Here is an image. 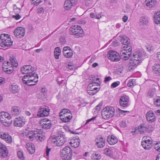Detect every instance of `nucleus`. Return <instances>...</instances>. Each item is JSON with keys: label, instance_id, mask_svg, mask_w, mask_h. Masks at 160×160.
<instances>
[{"label": "nucleus", "instance_id": "f257e3e1", "mask_svg": "<svg viewBox=\"0 0 160 160\" xmlns=\"http://www.w3.org/2000/svg\"><path fill=\"white\" fill-rule=\"evenodd\" d=\"M145 56V53L142 50L133 53V55L131 57L132 61L129 67L130 69H132L136 67L140 62Z\"/></svg>", "mask_w": 160, "mask_h": 160}, {"label": "nucleus", "instance_id": "f03ea898", "mask_svg": "<svg viewBox=\"0 0 160 160\" xmlns=\"http://www.w3.org/2000/svg\"><path fill=\"white\" fill-rule=\"evenodd\" d=\"M38 74L35 73L26 75L22 78L23 82L28 86H33L38 82Z\"/></svg>", "mask_w": 160, "mask_h": 160}, {"label": "nucleus", "instance_id": "7ed1b4c3", "mask_svg": "<svg viewBox=\"0 0 160 160\" xmlns=\"http://www.w3.org/2000/svg\"><path fill=\"white\" fill-rule=\"evenodd\" d=\"M72 151L69 146L65 147L61 152V157L62 160H70L72 159Z\"/></svg>", "mask_w": 160, "mask_h": 160}, {"label": "nucleus", "instance_id": "20e7f679", "mask_svg": "<svg viewBox=\"0 0 160 160\" xmlns=\"http://www.w3.org/2000/svg\"><path fill=\"white\" fill-rule=\"evenodd\" d=\"M83 33V30L79 26H74L69 28V34L74 35L77 38L82 37Z\"/></svg>", "mask_w": 160, "mask_h": 160}, {"label": "nucleus", "instance_id": "39448f33", "mask_svg": "<svg viewBox=\"0 0 160 160\" xmlns=\"http://www.w3.org/2000/svg\"><path fill=\"white\" fill-rule=\"evenodd\" d=\"M115 110L112 107L104 108L102 111L101 115L102 118L107 119L112 117L114 114Z\"/></svg>", "mask_w": 160, "mask_h": 160}, {"label": "nucleus", "instance_id": "423d86ee", "mask_svg": "<svg viewBox=\"0 0 160 160\" xmlns=\"http://www.w3.org/2000/svg\"><path fill=\"white\" fill-rule=\"evenodd\" d=\"M123 49L120 52V54L122 57V59L125 60H128L131 54L132 48L131 46L126 47L124 46Z\"/></svg>", "mask_w": 160, "mask_h": 160}, {"label": "nucleus", "instance_id": "0eeeda50", "mask_svg": "<svg viewBox=\"0 0 160 160\" xmlns=\"http://www.w3.org/2000/svg\"><path fill=\"white\" fill-rule=\"evenodd\" d=\"M65 138L64 135L58 136L56 138H53L51 139V142L55 144L56 146L59 147L62 146L65 142Z\"/></svg>", "mask_w": 160, "mask_h": 160}, {"label": "nucleus", "instance_id": "6e6552de", "mask_svg": "<svg viewBox=\"0 0 160 160\" xmlns=\"http://www.w3.org/2000/svg\"><path fill=\"white\" fill-rule=\"evenodd\" d=\"M108 59L113 62H118L121 59L119 53L114 51H110L108 52Z\"/></svg>", "mask_w": 160, "mask_h": 160}, {"label": "nucleus", "instance_id": "1a4fd4ad", "mask_svg": "<svg viewBox=\"0 0 160 160\" xmlns=\"http://www.w3.org/2000/svg\"><path fill=\"white\" fill-rule=\"evenodd\" d=\"M3 70L8 74H10L13 71V67L8 61H4L2 64Z\"/></svg>", "mask_w": 160, "mask_h": 160}, {"label": "nucleus", "instance_id": "9d476101", "mask_svg": "<svg viewBox=\"0 0 160 160\" xmlns=\"http://www.w3.org/2000/svg\"><path fill=\"white\" fill-rule=\"evenodd\" d=\"M49 111L48 107L46 106L41 107L38 110L37 116L39 117L47 116L49 114Z\"/></svg>", "mask_w": 160, "mask_h": 160}, {"label": "nucleus", "instance_id": "9b49d317", "mask_svg": "<svg viewBox=\"0 0 160 160\" xmlns=\"http://www.w3.org/2000/svg\"><path fill=\"white\" fill-rule=\"evenodd\" d=\"M34 68L30 65H26L23 66L21 68V70L23 74L26 75L32 74L34 71Z\"/></svg>", "mask_w": 160, "mask_h": 160}, {"label": "nucleus", "instance_id": "f8f14e48", "mask_svg": "<svg viewBox=\"0 0 160 160\" xmlns=\"http://www.w3.org/2000/svg\"><path fill=\"white\" fill-rule=\"evenodd\" d=\"M143 141L142 142V145L143 148L146 150H149L152 147V141L148 139L147 138H143Z\"/></svg>", "mask_w": 160, "mask_h": 160}, {"label": "nucleus", "instance_id": "ddd939ff", "mask_svg": "<svg viewBox=\"0 0 160 160\" xmlns=\"http://www.w3.org/2000/svg\"><path fill=\"white\" fill-rule=\"evenodd\" d=\"M25 33L24 28L21 27L17 28L14 32V34L15 36L18 38H20L23 37Z\"/></svg>", "mask_w": 160, "mask_h": 160}, {"label": "nucleus", "instance_id": "4468645a", "mask_svg": "<svg viewBox=\"0 0 160 160\" xmlns=\"http://www.w3.org/2000/svg\"><path fill=\"white\" fill-rule=\"evenodd\" d=\"M8 151L5 145L0 143V158H4L7 157Z\"/></svg>", "mask_w": 160, "mask_h": 160}, {"label": "nucleus", "instance_id": "2eb2a0df", "mask_svg": "<svg viewBox=\"0 0 160 160\" xmlns=\"http://www.w3.org/2000/svg\"><path fill=\"white\" fill-rule=\"evenodd\" d=\"M95 145L98 148H102L105 145V139L101 137H97L95 139Z\"/></svg>", "mask_w": 160, "mask_h": 160}, {"label": "nucleus", "instance_id": "dca6fc26", "mask_svg": "<svg viewBox=\"0 0 160 160\" xmlns=\"http://www.w3.org/2000/svg\"><path fill=\"white\" fill-rule=\"evenodd\" d=\"M129 101V97L128 96L126 95L122 96L120 99V104L122 107H126L128 105Z\"/></svg>", "mask_w": 160, "mask_h": 160}, {"label": "nucleus", "instance_id": "f3484780", "mask_svg": "<svg viewBox=\"0 0 160 160\" xmlns=\"http://www.w3.org/2000/svg\"><path fill=\"white\" fill-rule=\"evenodd\" d=\"M25 124V121L23 117H18L15 118L14 121V125L16 127H21Z\"/></svg>", "mask_w": 160, "mask_h": 160}, {"label": "nucleus", "instance_id": "a211bd4d", "mask_svg": "<svg viewBox=\"0 0 160 160\" xmlns=\"http://www.w3.org/2000/svg\"><path fill=\"white\" fill-rule=\"evenodd\" d=\"M146 116L147 121L153 122L155 120V116L152 111L150 110L146 113Z\"/></svg>", "mask_w": 160, "mask_h": 160}, {"label": "nucleus", "instance_id": "6ab92c4d", "mask_svg": "<svg viewBox=\"0 0 160 160\" xmlns=\"http://www.w3.org/2000/svg\"><path fill=\"white\" fill-rule=\"evenodd\" d=\"M76 2L75 0H67L64 3V7L66 10H69L72 6L75 5Z\"/></svg>", "mask_w": 160, "mask_h": 160}, {"label": "nucleus", "instance_id": "aec40b11", "mask_svg": "<svg viewBox=\"0 0 160 160\" xmlns=\"http://www.w3.org/2000/svg\"><path fill=\"white\" fill-rule=\"evenodd\" d=\"M0 137L4 139L7 142L9 143L12 142L11 137L8 133L3 132H0Z\"/></svg>", "mask_w": 160, "mask_h": 160}, {"label": "nucleus", "instance_id": "412c9836", "mask_svg": "<svg viewBox=\"0 0 160 160\" xmlns=\"http://www.w3.org/2000/svg\"><path fill=\"white\" fill-rule=\"evenodd\" d=\"M80 140L78 137H74L69 142L71 146L74 148H77L80 144Z\"/></svg>", "mask_w": 160, "mask_h": 160}, {"label": "nucleus", "instance_id": "4be33fe9", "mask_svg": "<svg viewBox=\"0 0 160 160\" xmlns=\"http://www.w3.org/2000/svg\"><path fill=\"white\" fill-rule=\"evenodd\" d=\"M107 141L111 145H113L118 142L117 138L115 136L112 135L109 136L107 138Z\"/></svg>", "mask_w": 160, "mask_h": 160}, {"label": "nucleus", "instance_id": "5701e85b", "mask_svg": "<svg viewBox=\"0 0 160 160\" xmlns=\"http://www.w3.org/2000/svg\"><path fill=\"white\" fill-rule=\"evenodd\" d=\"M11 119V117L8 112H0V121H3L5 119Z\"/></svg>", "mask_w": 160, "mask_h": 160}, {"label": "nucleus", "instance_id": "b1692460", "mask_svg": "<svg viewBox=\"0 0 160 160\" xmlns=\"http://www.w3.org/2000/svg\"><path fill=\"white\" fill-rule=\"evenodd\" d=\"M38 133V130L35 131H31L29 132L27 135V137L31 140H33L35 139H36Z\"/></svg>", "mask_w": 160, "mask_h": 160}, {"label": "nucleus", "instance_id": "393cba45", "mask_svg": "<svg viewBox=\"0 0 160 160\" xmlns=\"http://www.w3.org/2000/svg\"><path fill=\"white\" fill-rule=\"evenodd\" d=\"M121 42L122 44L124 45V46L126 47L130 46L128 45L130 41L129 39L125 36H120Z\"/></svg>", "mask_w": 160, "mask_h": 160}, {"label": "nucleus", "instance_id": "a878e982", "mask_svg": "<svg viewBox=\"0 0 160 160\" xmlns=\"http://www.w3.org/2000/svg\"><path fill=\"white\" fill-rule=\"evenodd\" d=\"M5 41H3L0 43V45L1 47H11L12 45L13 41L11 40V39L9 40H6Z\"/></svg>", "mask_w": 160, "mask_h": 160}, {"label": "nucleus", "instance_id": "bb28decb", "mask_svg": "<svg viewBox=\"0 0 160 160\" xmlns=\"http://www.w3.org/2000/svg\"><path fill=\"white\" fill-rule=\"evenodd\" d=\"M20 112V108L17 106H13L12 108L11 113V114L15 116L18 115Z\"/></svg>", "mask_w": 160, "mask_h": 160}, {"label": "nucleus", "instance_id": "cd10ccee", "mask_svg": "<svg viewBox=\"0 0 160 160\" xmlns=\"http://www.w3.org/2000/svg\"><path fill=\"white\" fill-rule=\"evenodd\" d=\"M149 127L148 125V126L145 123H143L141 124L139 126H138V128L139 132H140V133L143 132L144 131L146 130H151V129H149Z\"/></svg>", "mask_w": 160, "mask_h": 160}, {"label": "nucleus", "instance_id": "c85d7f7f", "mask_svg": "<svg viewBox=\"0 0 160 160\" xmlns=\"http://www.w3.org/2000/svg\"><path fill=\"white\" fill-rule=\"evenodd\" d=\"M26 147L28 152L31 154L33 153L35 151V147L34 145L28 143L26 145Z\"/></svg>", "mask_w": 160, "mask_h": 160}, {"label": "nucleus", "instance_id": "c756f323", "mask_svg": "<svg viewBox=\"0 0 160 160\" xmlns=\"http://www.w3.org/2000/svg\"><path fill=\"white\" fill-rule=\"evenodd\" d=\"M146 5L149 8L153 7L157 4L156 0H145Z\"/></svg>", "mask_w": 160, "mask_h": 160}, {"label": "nucleus", "instance_id": "7c9ffc66", "mask_svg": "<svg viewBox=\"0 0 160 160\" xmlns=\"http://www.w3.org/2000/svg\"><path fill=\"white\" fill-rule=\"evenodd\" d=\"M10 91L13 93L18 92L19 88L18 85L15 83H13L10 86Z\"/></svg>", "mask_w": 160, "mask_h": 160}, {"label": "nucleus", "instance_id": "2f4dec72", "mask_svg": "<svg viewBox=\"0 0 160 160\" xmlns=\"http://www.w3.org/2000/svg\"><path fill=\"white\" fill-rule=\"evenodd\" d=\"M154 21L157 24H160V11L156 12L154 14Z\"/></svg>", "mask_w": 160, "mask_h": 160}, {"label": "nucleus", "instance_id": "473e14b6", "mask_svg": "<svg viewBox=\"0 0 160 160\" xmlns=\"http://www.w3.org/2000/svg\"><path fill=\"white\" fill-rule=\"evenodd\" d=\"M42 129H40V130H39L38 129V133L37 134V136H36V139L37 140H39L41 141H42L44 139L45 136L44 135L42 134Z\"/></svg>", "mask_w": 160, "mask_h": 160}, {"label": "nucleus", "instance_id": "72a5a7b5", "mask_svg": "<svg viewBox=\"0 0 160 160\" xmlns=\"http://www.w3.org/2000/svg\"><path fill=\"white\" fill-rule=\"evenodd\" d=\"M153 71L155 74L160 73V65L158 64H155L153 67Z\"/></svg>", "mask_w": 160, "mask_h": 160}, {"label": "nucleus", "instance_id": "f704fd0d", "mask_svg": "<svg viewBox=\"0 0 160 160\" xmlns=\"http://www.w3.org/2000/svg\"><path fill=\"white\" fill-rule=\"evenodd\" d=\"M104 153L107 155L111 157L113 156V152L112 149L109 148H106L104 150Z\"/></svg>", "mask_w": 160, "mask_h": 160}, {"label": "nucleus", "instance_id": "c9c22d12", "mask_svg": "<svg viewBox=\"0 0 160 160\" xmlns=\"http://www.w3.org/2000/svg\"><path fill=\"white\" fill-rule=\"evenodd\" d=\"M95 85L93 83H90L87 87V89H91L92 90H94L96 91V92L99 90V89L98 88L96 87H95Z\"/></svg>", "mask_w": 160, "mask_h": 160}, {"label": "nucleus", "instance_id": "e433bc0d", "mask_svg": "<svg viewBox=\"0 0 160 160\" xmlns=\"http://www.w3.org/2000/svg\"><path fill=\"white\" fill-rule=\"evenodd\" d=\"M10 62L12 66L15 67H17L18 66V63L16 59L13 57H10L9 59Z\"/></svg>", "mask_w": 160, "mask_h": 160}, {"label": "nucleus", "instance_id": "4c0bfd02", "mask_svg": "<svg viewBox=\"0 0 160 160\" xmlns=\"http://www.w3.org/2000/svg\"><path fill=\"white\" fill-rule=\"evenodd\" d=\"M148 19L147 18L143 16L140 18V24L142 25H146L148 23Z\"/></svg>", "mask_w": 160, "mask_h": 160}, {"label": "nucleus", "instance_id": "58836bf2", "mask_svg": "<svg viewBox=\"0 0 160 160\" xmlns=\"http://www.w3.org/2000/svg\"><path fill=\"white\" fill-rule=\"evenodd\" d=\"M101 158L100 154L96 153H93L92 155V160H99Z\"/></svg>", "mask_w": 160, "mask_h": 160}, {"label": "nucleus", "instance_id": "ea45409f", "mask_svg": "<svg viewBox=\"0 0 160 160\" xmlns=\"http://www.w3.org/2000/svg\"><path fill=\"white\" fill-rule=\"evenodd\" d=\"M4 120V121H1V122L3 125L6 127H8L10 126L12 122V120H11L10 119H5Z\"/></svg>", "mask_w": 160, "mask_h": 160}, {"label": "nucleus", "instance_id": "a19ab883", "mask_svg": "<svg viewBox=\"0 0 160 160\" xmlns=\"http://www.w3.org/2000/svg\"><path fill=\"white\" fill-rule=\"evenodd\" d=\"M71 113V111L68 109H64L62 110L61 111L60 113V116H62L64 115L69 114Z\"/></svg>", "mask_w": 160, "mask_h": 160}, {"label": "nucleus", "instance_id": "79ce46f5", "mask_svg": "<svg viewBox=\"0 0 160 160\" xmlns=\"http://www.w3.org/2000/svg\"><path fill=\"white\" fill-rule=\"evenodd\" d=\"M154 105L156 107H160V97H158L153 99Z\"/></svg>", "mask_w": 160, "mask_h": 160}, {"label": "nucleus", "instance_id": "37998d69", "mask_svg": "<svg viewBox=\"0 0 160 160\" xmlns=\"http://www.w3.org/2000/svg\"><path fill=\"white\" fill-rule=\"evenodd\" d=\"M155 89V88H152L149 90L148 92V95L151 98H152L156 95Z\"/></svg>", "mask_w": 160, "mask_h": 160}, {"label": "nucleus", "instance_id": "c03bdc74", "mask_svg": "<svg viewBox=\"0 0 160 160\" xmlns=\"http://www.w3.org/2000/svg\"><path fill=\"white\" fill-rule=\"evenodd\" d=\"M69 52H63V55L64 56L68 58H72L73 53H72V51H71L70 50V51H69Z\"/></svg>", "mask_w": 160, "mask_h": 160}, {"label": "nucleus", "instance_id": "a18cd8bd", "mask_svg": "<svg viewBox=\"0 0 160 160\" xmlns=\"http://www.w3.org/2000/svg\"><path fill=\"white\" fill-rule=\"evenodd\" d=\"M46 93L40 92L37 95V97L38 98L43 100L46 98Z\"/></svg>", "mask_w": 160, "mask_h": 160}, {"label": "nucleus", "instance_id": "49530a36", "mask_svg": "<svg viewBox=\"0 0 160 160\" xmlns=\"http://www.w3.org/2000/svg\"><path fill=\"white\" fill-rule=\"evenodd\" d=\"M48 123L47 124L45 125V124H43L42 127L43 128L48 129H50L52 126L51 122Z\"/></svg>", "mask_w": 160, "mask_h": 160}, {"label": "nucleus", "instance_id": "de8ad7c7", "mask_svg": "<svg viewBox=\"0 0 160 160\" xmlns=\"http://www.w3.org/2000/svg\"><path fill=\"white\" fill-rule=\"evenodd\" d=\"M57 81L59 86H62L63 85L66 84V81L63 80H61L59 78H58Z\"/></svg>", "mask_w": 160, "mask_h": 160}, {"label": "nucleus", "instance_id": "09e8293b", "mask_svg": "<svg viewBox=\"0 0 160 160\" xmlns=\"http://www.w3.org/2000/svg\"><path fill=\"white\" fill-rule=\"evenodd\" d=\"M135 82V80L134 79H131L130 80L127 84L128 87H131L133 86Z\"/></svg>", "mask_w": 160, "mask_h": 160}, {"label": "nucleus", "instance_id": "8fccbe9b", "mask_svg": "<svg viewBox=\"0 0 160 160\" xmlns=\"http://www.w3.org/2000/svg\"><path fill=\"white\" fill-rule=\"evenodd\" d=\"M72 51V49L70 48L68 46H66L65 47L63 48V52H69V51Z\"/></svg>", "mask_w": 160, "mask_h": 160}, {"label": "nucleus", "instance_id": "3c124183", "mask_svg": "<svg viewBox=\"0 0 160 160\" xmlns=\"http://www.w3.org/2000/svg\"><path fill=\"white\" fill-rule=\"evenodd\" d=\"M87 91L88 93L90 95H93L96 93V91L91 89H87Z\"/></svg>", "mask_w": 160, "mask_h": 160}, {"label": "nucleus", "instance_id": "603ef678", "mask_svg": "<svg viewBox=\"0 0 160 160\" xmlns=\"http://www.w3.org/2000/svg\"><path fill=\"white\" fill-rule=\"evenodd\" d=\"M49 122H51V121L47 119H44L41 121V123L42 124V126H43V123L46 125L48 123H49Z\"/></svg>", "mask_w": 160, "mask_h": 160}, {"label": "nucleus", "instance_id": "864d4df0", "mask_svg": "<svg viewBox=\"0 0 160 160\" xmlns=\"http://www.w3.org/2000/svg\"><path fill=\"white\" fill-rule=\"evenodd\" d=\"M32 3L35 5L37 6L41 2V0H31Z\"/></svg>", "mask_w": 160, "mask_h": 160}, {"label": "nucleus", "instance_id": "5fc2aeb1", "mask_svg": "<svg viewBox=\"0 0 160 160\" xmlns=\"http://www.w3.org/2000/svg\"><path fill=\"white\" fill-rule=\"evenodd\" d=\"M71 119V117L68 118L64 117L61 118V120L64 122H69Z\"/></svg>", "mask_w": 160, "mask_h": 160}, {"label": "nucleus", "instance_id": "6e6d98bb", "mask_svg": "<svg viewBox=\"0 0 160 160\" xmlns=\"http://www.w3.org/2000/svg\"><path fill=\"white\" fill-rule=\"evenodd\" d=\"M18 158L20 159H23L24 158L23 153L22 152L19 151L18 152Z\"/></svg>", "mask_w": 160, "mask_h": 160}, {"label": "nucleus", "instance_id": "4d7b16f0", "mask_svg": "<svg viewBox=\"0 0 160 160\" xmlns=\"http://www.w3.org/2000/svg\"><path fill=\"white\" fill-rule=\"evenodd\" d=\"M13 11L15 12L18 13L20 11V8H17L16 6L14 4L13 5Z\"/></svg>", "mask_w": 160, "mask_h": 160}, {"label": "nucleus", "instance_id": "13d9d810", "mask_svg": "<svg viewBox=\"0 0 160 160\" xmlns=\"http://www.w3.org/2000/svg\"><path fill=\"white\" fill-rule=\"evenodd\" d=\"M123 71V69L122 67H119L117 69L116 72L118 74H120L122 73Z\"/></svg>", "mask_w": 160, "mask_h": 160}, {"label": "nucleus", "instance_id": "bf43d9fd", "mask_svg": "<svg viewBox=\"0 0 160 160\" xmlns=\"http://www.w3.org/2000/svg\"><path fill=\"white\" fill-rule=\"evenodd\" d=\"M154 148L156 150L158 151L160 148V142L156 144L154 146Z\"/></svg>", "mask_w": 160, "mask_h": 160}, {"label": "nucleus", "instance_id": "052dcab7", "mask_svg": "<svg viewBox=\"0 0 160 160\" xmlns=\"http://www.w3.org/2000/svg\"><path fill=\"white\" fill-rule=\"evenodd\" d=\"M120 84L119 82H113L111 85V87L114 88L118 86Z\"/></svg>", "mask_w": 160, "mask_h": 160}, {"label": "nucleus", "instance_id": "680f3d73", "mask_svg": "<svg viewBox=\"0 0 160 160\" xmlns=\"http://www.w3.org/2000/svg\"><path fill=\"white\" fill-rule=\"evenodd\" d=\"M119 42L116 40H114L112 42V45L114 47H115L118 45Z\"/></svg>", "mask_w": 160, "mask_h": 160}, {"label": "nucleus", "instance_id": "e2e57ef3", "mask_svg": "<svg viewBox=\"0 0 160 160\" xmlns=\"http://www.w3.org/2000/svg\"><path fill=\"white\" fill-rule=\"evenodd\" d=\"M100 79L99 78H96L95 79H93L92 80V83H94V84L96 85V84H99V83L100 82L99 81Z\"/></svg>", "mask_w": 160, "mask_h": 160}, {"label": "nucleus", "instance_id": "0e129e2a", "mask_svg": "<svg viewBox=\"0 0 160 160\" xmlns=\"http://www.w3.org/2000/svg\"><path fill=\"white\" fill-rule=\"evenodd\" d=\"M102 104L101 103H99L98 105L95 107V109L97 111H99L101 107Z\"/></svg>", "mask_w": 160, "mask_h": 160}, {"label": "nucleus", "instance_id": "69168bd1", "mask_svg": "<svg viewBox=\"0 0 160 160\" xmlns=\"http://www.w3.org/2000/svg\"><path fill=\"white\" fill-rule=\"evenodd\" d=\"M54 52L60 53L61 49L59 47L56 48L55 49Z\"/></svg>", "mask_w": 160, "mask_h": 160}, {"label": "nucleus", "instance_id": "338daca9", "mask_svg": "<svg viewBox=\"0 0 160 160\" xmlns=\"http://www.w3.org/2000/svg\"><path fill=\"white\" fill-rule=\"evenodd\" d=\"M60 54V53L54 52V56L55 58L58 59L59 58V56Z\"/></svg>", "mask_w": 160, "mask_h": 160}, {"label": "nucleus", "instance_id": "774afa93", "mask_svg": "<svg viewBox=\"0 0 160 160\" xmlns=\"http://www.w3.org/2000/svg\"><path fill=\"white\" fill-rule=\"evenodd\" d=\"M120 126L122 128L125 127L126 126L125 122L123 121H122L120 124Z\"/></svg>", "mask_w": 160, "mask_h": 160}]
</instances>
